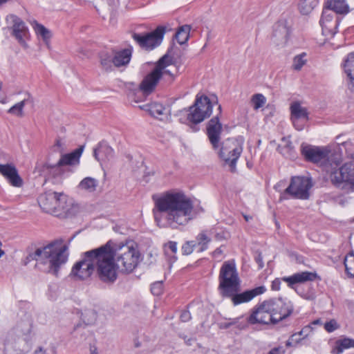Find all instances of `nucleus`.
Masks as SVG:
<instances>
[{"mask_svg": "<svg viewBox=\"0 0 354 354\" xmlns=\"http://www.w3.org/2000/svg\"><path fill=\"white\" fill-rule=\"evenodd\" d=\"M152 200L154 203L152 212L158 225L161 226L165 219L168 227L176 229L190 221L194 205L184 192L170 190L159 196L153 194Z\"/></svg>", "mask_w": 354, "mask_h": 354, "instance_id": "obj_1", "label": "nucleus"}, {"mask_svg": "<svg viewBox=\"0 0 354 354\" xmlns=\"http://www.w3.org/2000/svg\"><path fill=\"white\" fill-rule=\"evenodd\" d=\"M66 249V245H61V242L52 241L46 246L37 248L34 252L28 254L24 259V265H27L32 261H36L37 263L35 267L37 268L39 264L44 265L48 263V270L45 272L57 277L61 266L68 260Z\"/></svg>", "mask_w": 354, "mask_h": 354, "instance_id": "obj_2", "label": "nucleus"}, {"mask_svg": "<svg viewBox=\"0 0 354 354\" xmlns=\"http://www.w3.org/2000/svg\"><path fill=\"white\" fill-rule=\"evenodd\" d=\"M113 241L109 240L104 245L95 248V272L97 279L107 285L113 284L118 279V264L111 251Z\"/></svg>", "mask_w": 354, "mask_h": 354, "instance_id": "obj_3", "label": "nucleus"}, {"mask_svg": "<svg viewBox=\"0 0 354 354\" xmlns=\"http://www.w3.org/2000/svg\"><path fill=\"white\" fill-rule=\"evenodd\" d=\"M214 98L211 100L205 95L198 94L192 106L178 111L180 121L187 124L194 131H198L197 124L210 117L214 104H218L217 97L214 96Z\"/></svg>", "mask_w": 354, "mask_h": 354, "instance_id": "obj_4", "label": "nucleus"}, {"mask_svg": "<svg viewBox=\"0 0 354 354\" xmlns=\"http://www.w3.org/2000/svg\"><path fill=\"white\" fill-rule=\"evenodd\" d=\"M111 251L115 254L114 259L122 272L131 273L137 267L139 262L140 252L133 246L123 245L119 248L111 244Z\"/></svg>", "mask_w": 354, "mask_h": 354, "instance_id": "obj_5", "label": "nucleus"}, {"mask_svg": "<svg viewBox=\"0 0 354 354\" xmlns=\"http://www.w3.org/2000/svg\"><path fill=\"white\" fill-rule=\"evenodd\" d=\"M218 281V290L220 294L234 289L241 283L234 261H227L223 263L219 272Z\"/></svg>", "mask_w": 354, "mask_h": 354, "instance_id": "obj_6", "label": "nucleus"}, {"mask_svg": "<svg viewBox=\"0 0 354 354\" xmlns=\"http://www.w3.org/2000/svg\"><path fill=\"white\" fill-rule=\"evenodd\" d=\"M243 152V145L233 138L224 141L220 148L218 155L225 165H229L230 171H236V162Z\"/></svg>", "mask_w": 354, "mask_h": 354, "instance_id": "obj_7", "label": "nucleus"}, {"mask_svg": "<svg viewBox=\"0 0 354 354\" xmlns=\"http://www.w3.org/2000/svg\"><path fill=\"white\" fill-rule=\"evenodd\" d=\"M332 184L345 189L348 185H354V159L345 162L338 168L332 169L329 175Z\"/></svg>", "mask_w": 354, "mask_h": 354, "instance_id": "obj_8", "label": "nucleus"}, {"mask_svg": "<svg viewBox=\"0 0 354 354\" xmlns=\"http://www.w3.org/2000/svg\"><path fill=\"white\" fill-rule=\"evenodd\" d=\"M95 248L83 252L82 259L72 268L71 275L80 279H88L95 272Z\"/></svg>", "mask_w": 354, "mask_h": 354, "instance_id": "obj_9", "label": "nucleus"}, {"mask_svg": "<svg viewBox=\"0 0 354 354\" xmlns=\"http://www.w3.org/2000/svg\"><path fill=\"white\" fill-rule=\"evenodd\" d=\"M165 58L166 57H160L151 71L145 76L136 90L135 95L141 93L146 97L155 91L156 86L162 78L161 70L164 68L163 62Z\"/></svg>", "mask_w": 354, "mask_h": 354, "instance_id": "obj_10", "label": "nucleus"}, {"mask_svg": "<svg viewBox=\"0 0 354 354\" xmlns=\"http://www.w3.org/2000/svg\"><path fill=\"white\" fill-rule=\"evenodd\" d=\"M311 187L312 184L309 178L294 176L291 178L290 185L284 189L282 195L287 194L295 199L307 200L310 196L309 190Z\"/></svg>", "mask_w": 354, "mask_h": 354, "instance_id": "obj_11", "label": "nucleus"}, {"mask_svg": "<svg viewBox=\"0 0 354 354\" xmlns=\"http://www.w3.org/2000/svg\"><path fill=\"white\" fill-rule=\"evenodd\" d=\"M266 301L274 317V324L289 317L293 313V304L287 298L275 297L267 299Z\"/></svg>", "mask_w": 354, "mask_h": 354, "instance_id": "obj_12", "label": "nucleus"}, {"mask_svg": "<svg viewBox=\"0 0 354 354\" xmlns=\"http://www.w3.org/2000/svg\"><path fill=\"white\" fill-rule=\"evenodd\" d=\"M241 288V283L234 289L229 290L228 292H223L221 296L223 298H230L234 306L239 305L251 301L254 297L264 293L266 288L264 286H260L251 290H247L243 292H239Z\"/></svg>", "mask_w": 354, "mask_h": 354, "instance_id": "obj_13", "label": "nucleus"}, {"mask_svg": "<svg viewBox=\"0 0 354 354\" xmlns=\"http://www.w3.org/2000/svg\"><path fill=\"white\" fill-rule=\"evenodd\" d=\"M166 30V26H159L154 30L143 35L134 32L132 37L142 48L152 50L160 44Z\"/></svg>", "mask_w": 354, "mask_h": 354, "instance_id": "obj_14", "label": "nucleus"}, {"mask_svg": "<svg viewBox=\"0 0 354 354\" xmlns=\"http://www.w3.org/2000/svg\"><path fill=\"white\" fill-rule=\"evenodd\" d=\"M319 279V277L316 272H301L294 274L290 277H284L281 279L276 278L272 281L271 284V289L274 291L280 290L281 281L288 283L289 287L292 288L296 283H301L306 281H313L316 279Z\"/></svg>", "mask_w": 354, "mask_h": 354, "instance_id": "obj_15", "label": "nucleus"}, {"mask_svg": "<svg viewBox=\"0 0 354 354\" xmlns=\"http://www.w3.org/2000/svg\"><path fill=\"white\" fill-rule=\"evenodd\" d=\"M218 113L210 119L206 126L207 136L214 150L218 149L221 146V134L223 131V126L220 122V117L222 113L221 104H218Z\"/></svg>", "mask_w": 354, "mask_h": 354, "instance_id": "obj_16", "label": "nucleus"}, {"mask_svg": "<svg viewBox=\"0 0 354 354\" xmlns=\"http://www.w3.org/2000/svg\"><path fill=\"white\" fill-rule=\"evenodd\" d=\"M267 304L268 302L265 300L256 305L251 315L247 318V324H274V317Z\"/></svg>", "mask_w": 354, "mask_h": 354, "instance_id": "obj_17", "label": "nucleus"}, {"mask_svg": "<svg viewBox=\"0 0 354 354\" xmlns=\"http://www.w3.org/2000/svg\"><path fill=\"white\" fill-rule=\"evenodd\" d=\"M290 26L286 19H280L273 26L272 42L278 46H283L288 41L290 34Z\"/></svg>", "mask_w": 354, "mask_h": 354, "instance_id": "obj_18", "label": "nucleus"}, {"mask_svg": "<svg viewBox=\"0 0 354 354\" xmlns=\"http://www.w3.org/2000/svg\"><path fill=\"white\" fill-rule=\"evenodd\" d=\"M319 24L324 35L334 36L337 32L339 20L334 12L324 8Z\"/></svg>", "mask_w": 354, "mask_h": 354, "instance_id": "obj_19", "label": "nucleus"}, {"mask_svg": "<svg viewBox=\"0 0 354 354\" xmlns=\"http://www.w3.org/2000/svg\"><path fill=\"white\" fill-rule=\"evenodd\" d=\"M8 18L12 19L13 23L12 35L16 38L21 45L26 46L27 44L24 38L26 37L29 33L28 27L19 17L15 15H10L7 17L6 19L8 20Z\"/></svg>", "mask_w": 354, "mask_h": 354, "instance_id": "obj_20", "label": "nucleus"}, {"mask_svg": "<svg viewBox=\"0 0 354 354\" xmlns=\"http://www.w3.org/2000/svg\"><path fill=\"white\" fill-rule=\"evenodd\" d=\"M301 155L308 162L318 163L327 158L328 151L311 145H301Z\"/></svg>", "mask_w": 354, "mask_h": 354, "instance_id": "obj_21", "label": "nucleus"}, {"mask_svg": "<svg viewBox=\"0 0 354 354\" xmlns=\"http://www.w3.org/2000/svg\"><path fill=\"white\" fill-rule=\"evenodd\" d=\"M59 196V192H48L41 194L38 198V203L41 209L46 213L54 214L56 210V197Z\"/></svg>", "mask_w": 354, "mask_h": 354, "instance_id": "obj_22", "label": "nucleus"}, {"mask_svg": "<svg viewBox=\"0 0 354 354\" xmlns=\"http://www.w3.org/2000/svg\"><path fill=\"white\" fill-rule=\"evenodd\" d=\"M176 48L174 43L168 48L166 54H165L162 57H165L163 62V69L161 70L162 73V78L166 82L167 84H171L175 80L176 75L169 69H167V67L170 66L174 62V50Z\"/></svg>", "mask_w": 354, "mask_h": 354, "instance_id": "obj_23", "label": "nucleus"}, {"mask_svg": "<svg viewBox=\"0 0 354 354\" xmlns=\"http://www.w3.org/2000/svg\"><path fill=\"white\" fill-rule=\"evenodd\" d=\"M0 174L14 187H19L23 184V180L19 175L17 169L13 165L0 164Z\"/></svg>", "mask_w": 354, "mask_h": 354, "instance_id": "obj_24", "label": "nucleus"}, {"mask_svg": "<svg viewBox=\"0 0 354 354\" xmlns=\"http://www.w3.org/2000/svg\"><path fill=\"white\" fill-rule=\"evenodd\" d=\"M348 88L354 91V51L348 53L342 64Z\"/></svg>", "mask_w": 354, "mask_h": 354, "instance_id": "obj_25", "label": "nucleus"}, {"mask_svg": "<svg viewBox=\"0 0 354 354\" xmlns=\"http://www.w3.org/2000/svg\"><path fill=\"white\" fill-rule=\"evenodd\" d=\"M57 204L55 210V216H71L74 214L73 207L71 203H68L67 196L63 193H59V196L56 197Z\"/></svg>", "mask_w": 354, "mask_h": 354, "instance_id": "obj_26", "label": "nucleus"}, {"mask_svg": "<svg viewBox=\"0 0 354 354\" xmlns=\"http://www.w3.org/2000/svg\"><path fill=\"white\" fill-rule=\"evenodd\" d=\"M291 119L294 127L298 131L304 129V124L297 125V122L300 119L305 121L308 120V113L306 108L302 107L299 102H294L290 106Z\"/></svg>", "mask_w": 354, "mask_h": 354, "instance_id": "obj_27", "label": "nucleus"}, {"mask_svg": "<svg viewBox=\"0 0 354 354\" xmlns=\"http://www.w3.org/2000/svg\"><path fill=\"white\" fill-rule=\"evenodd\" d=\"M131 47L118 51H114L113 55L114 66L120 67L127 65L131 60Z\"/></svg>", "mask_w": 354, "mask_h": 354, "instance_id": "obj_28", "label": "nucleus"}, {"mask_svg": "<svg viewBox=\"0 0 354 354\" xmlns=\"http://www.w3.org/2000/svg\"><path fill=\"white\" fill-rule=\"evenodd\" d=\"M324 8L332 10L336 15L347 14L349 12V7L345 0H327Z\"/></svg>", "mask_w": 354, "mask_h": 354, "instance_id": "obj_29", "label": "nucleus"}, {"mask_svg": "<svg viewBox=\"0 0 354 354\" xmlns=\"http://www.w3.org/2000/svg\"><path fill=\"white\" fill-rule=\"evenodd\" d=\"M113 149L105 142H100L93 151V156L98 161L108 160L113 157Z\"/></svg>", "mask_w": 354, "mask_h": 354, "instance_id": "obj_30", "label": "nucleus"}, {"mask_svg": "<svg viewBox=\"0 0 354 354\" xmlns=\"http://www.w3.org/2000/svg\"><path fill=\"white\" fill-rule=\"evenodd\" d=\"M84 149V146H81L73 151L62 155L59 160V165H73L79 162L80 157L81 156Z\"/></svg>", "mask_w": 354, "mask_h": 354, "instance_id": "obj_31", "label": "nucleus"}, {"mask_svg": "<svg viewBox=\"0 0 354 354\" xmlns=\"http://www.w3.org/2000/svg\"><path fill=\"white\" fill-rule=\"evenodd\" d=\"M350 348H354V339L343 337L335 342L331 353L333 354H340L344 349Z\"/></svg>", "mask_w": 354, "mask_h": 354, "instance_id": "obj_32", "label": "nucleus"}, {"mask_svg": "<svg viewBox=\"0 0 354 354\" xmlns=\"http://www.w3.org/2000/svg\"><path fill=\"white\" fill-rule=\"evenodd\" d=\"M243 317L236 318H225V322H220L218 323V326L220 329H227L232 326H236L239 330L245 329L247 327V322H241L240 320Z\"/></svg>", "mask_w": 354, "mask_h": 354, "instance_id": "obj_33", "label": "nucleus"}, {"mask_svg": "<svg viewBox=\"0 0 354 354\" xmlns=\"http://www.w3.org/2000/svg\"><path fill=\"white\" fill-rule=\"evenodd\" d=\"M31 24L36 34L41 36L43 41L48 44L52 37L50 31L44 25L39 24L36 20H34Z\"/></svg>", "mask_w": 354, "mask_h": 354, "instance_id": "obj_34", "label": "nucleus"}, {"mask_svg": "<svg viewBox=\"0 0 354 354\" xmlns=\"http://www.w3.org/2000/svg\"><path fill=\"white\" fill-rule=\"evenodd\" d=\"M190 30L191 26L189 25H183L176 32L174 37L177 40L179 44L183 45L188 41Z\"/></svg>", "mask_w": 354, "mask_h": 354, "instance_id": "obj_35", "label": "nucleus"}, {"mask_svg": "<svg viewBox=\"0 0 354 354\" xmlns=\"http://www.w3.org/2000/svg\"><path fill=\"white\" fill-rule=\"evenodd\" d=\"M100 66L105 71H111L113 70V55L108 52H101L99 54Z\"/></svg>", "mask_w": 354, "mask_h": 354, "instance_id": "obj_36", "label": "nucleus"}, {"mask_svg": "<svg viewBox=\"0 0 354 354\" xmlns=\"http://www.w3.org/2000/svg\"><path fill=\"white\" fill-rule=\"evenodd\" d=\"M97 186L98 181L95 178L86 177L80 181L78 187L88 192H94Z\"/></svg>", "mask_w": 354, "mask_h": 354, "instance_id": "obj_37", "label": "nucleus"}, {"mask_svg": "<svg viewBox=\"0 0 354 354\" xmlns=\"http://www.w3.org/2000/svg\"><path fill=\"white\" fill-rule=\"evenodd\" d=\"M319 0H301L299 3V10L302 15L310 14L317 6Z\"/></svg>", "mask_w": 354, "mask_h": 354, "instance_id": "obj_38", "label": "nucleus"}, {"mask_svg": "<svg viewBox=\"0 0 354 354\" xmlns=\"http://www.w3.org/2000/svg\"><path fill=\"white\" fill-rule=\"evenodd\" d=\"M164 252L169 259L171 263H174L177 260L176 254L177 252V243L170 241L164 245Z\"/></svg>", "mask_w": 354, "mask_h": 354, "instance_id": "obj_39", "label": "nucleus"}, {"mask_svg": "<svg viewBox=\"0 0 354 354\" xmlns=\"http://www.w3.org/2000/svg\"><path fill=\"white\" fill-rule=\"evenodd\" d=\"M196 245H199V252H203L208 248V243L211 241V239L206 234L205 231L200 232L196 236Z\"/></svg>", "mask_w": 354, "mask_h": 354, "instance_id": "obj_40", "label": "nucleus"}, {"mask_svg": "<svg viewBox=\"0 0 354 354\" xmlns=\"http://www.w3.org/2000/svg\"><path fill=\"white\" fill-rule=\"evenodd\" d=\"M63 166L64 165L59 164V161L55 165L50 164L47 162L44 165L43 168L47 169L53 177H57L63 174Z\"/></svg>", "mask_w": 354, "mask_h": 354, "instance_id": "obj_41", "label": "nucleus"}, {"mask_svg": "<svg viewBox=\"0 0 354 354\" xmlns=\"http://www.w3.org/2000/svg\"><path fill=\"white\" fill-rule=\"evenodd\" d=\"M97 313L93 309L86 310L82 313V319L86 326L94 324L97 320Z\"/></svg>", "mask_w": 354, "mask_h": 354, "instance_id": "obj_42", "label": "nucleus"}, {"mask_svg": "<svg viewBox=\"0 0 354 354\" xmlns=\"http://www.w3.org/2000/svg\"><path fill=\"white\" fill-rule=\"evenodd\" d=\"M253 107L255 110L261 108L266 102V99L263 95L261 93L255 94L252 97Z\"/></svg>", "mask_w": 354, "mask_h": 354, "instance_id": "obj_43", "label": "nucleus"}, {"mask_svg": "<svg viewBox=\"0 0 354 354\" xmlns=\"http://www.w3.org/2000/svg\"><path fill=\"white\" fill-rule=\"evenodd\" d=\"M306 53H303L297 55L293 59L292 68L296 71H299L303 66L306 63V59H304Z\"/></svg>", "mask_w": 354, "mask_h": 354, "instance_id": "obj_44", "label": "nucleus"}, {"mask_svg": "<svg viewBox=\"0 0 354 354\" xmlns=\"http://www.w3.org/2000/svg\"><path fill=\"white\" fill-rule=\"evenodd\" d=\"M196 246L195 241H187L182 246V253L183 255H189L194 251V248Z\"/></svg>", "mask_w": 354, "mask_h": 354, "instance_id": "obj_45", "label": "nucleus"}, {"mask_svg": "<svg viewBox=\"0 0 354 354\" xmlns=\"http://www.w3.org/2000/svg\"><path fill=\"white\" fill-rule=\"evenodd\" d=\"M25 105V100H22L14 106H12L9 110L8 113L15 114L19 116H21L23 113V109Z\"/></svg>", "mask_w": 354, "mask_h": 354, "instance_id": "obj_46", "label": "nucleus"}, {"mask_svg": "<svg viewBox=\"0 0 354 354\" xmlns=\"http://www.w3.org/2000/svg\"><path fill=\"white\" fill-rule=\"evenodd\" d=\"M350 261L351 259H348V256L344 257V265L345 267V272L348 277L354 278V272H353L354 266L350 263Z\"/></svg>", "mask_w": 354, "mask_h": 354, "instance_id": "obj_47", "label": "nucleus"}, {"mask_svg": "<svg viewBox=\"0 0 354 354\" xmlns=\"http://www.w3.org/2000/svg\"><path fill=\"white\" fill-rule=\"evenodd\" d=\"M163 284L162 281H156L151 284V292L153 295L159 296L162 294Z\"/></svg>", "mask_w": 354, "mask_h": 354, "instance_id": "obj_48", "label": "nucleus"}, {"mask_svg": "<svg viewBox=\"0 0 354 354\" xmlns=\"http://www.w3.org/2000/svg\"><path fill=\"white\" fill-rule=\"evenodd\" d=\"M165 108L162 106V105L159 104H154L151 109L150 112L151 114L153 115H161L164 113Z\"/></svg>", "mask_w": 354, "mask_h": 354, "instance_id": "obj_49", "label": "nucleus"}, {"mask_svg": "<svg viewBox=\"0 0 354 354\" xmlns=\"http://www.w3.org/2000/svg\"><path fill=\"white\" fill-rule=\"evenodd\" d=\"M337 328H338L337 324L336 321L334 319L327 322L324 324V328L328 333L333 332Z\"/></svg>", "mask_w": 354, "mask_h": 354, "instance_id": "obj_50", "label": "nucleus"}, {"mask_svg": "<svg viewBox=\"0 0 354 354\" xmlns=\"http://www.w3.org/2000/svg\"><path fill=\"white\" fill-rule=\"evenodd\" d=\"M312 330L313 328L310 326H306L298 333L293 334L291 337L299 335L303 337L302 339H304L308 336L309 333L312 332Z\"/></svg>", "mask_w": 354, "mask_h": 354, "instance_id": "obj_51", "label": "nucleus"}, {"mask_svg": "<svg viewBox=\"0 0 354 354\" xmlns=\"http://www.w3.org/2000/svg\"><path fill=\"white\" fill-rule=\"evenodd\" d=\"M180 319L183 322H189L192 319L191 313L187 310H183Z\"/></svg>", "mask_w": 354, "mask_h": 354, "instance_id": "obj_52", "label": "nucleus"}, {"mask_svg": "<svg viewBox=\"0 0 354 354\" xmlns=\"http://www.w3.org/2000/svg\"><path fill=\"white\" fill-rule=\"evenodd\" d=\"M254 260H255L256 263L258 264L259 269H261L263 268L264 263L263 261V257H262V254L261 252L257 253V254L254 257Z\"/></svg>", "mask_w": 354, "mask_h": 354, "instance_id": "obj_53", "label": "nucleus"}, {"mask_svg": "<svg viewBox=\"0 0 354 354\" xmlns=\"http://www.w3.org/2000/svg\"><path fill=\"white\" fill-rule=\"evenodd\" d=\"M285 350L282 346H277L274 347L272 349H271L268 354H284Z\"/></svg>", "mask_w": 354, "mask_h": 354, "instance_id": "obj_54", "label": "nucleus"}, {"mask_svg": "<svg viewBox=\"0 0 354 354\" xmlns=\"http://www.w3.org/2000/svg\"><path fill=\"white\" fill-rule=\"evenodd\" d=\"M33 354H46V350L42 346H39L33 353Z\"/></svg>", "mask_w": 354, "mask_h": 354, "instance_id": "obj_55", "label": "nucleus"}, {"mask_svg": "<svg viewBox=\"0 0 354 354\" xmlns=\"http://www.w3.org/2000/svg\"><path fill=\"white\" fill-rule=\"evenodd\" d=\"M222 253L223 250L221 249V248H218L212 252V256L216 257L218 255H221Z\"/></svg>", "mask_w": 354, "mask_h": 354, "instance_id": "obj_56", "label": "nucleus"}, {"mask_svg": "<svg viewBox=\"0 0 354 354\" xmlns=\"http://www.w3.org/2000/svg\"><path fill=\"white\" fill-rule=\"evenodd\" d=\"M183 339H184L185 342L186 343V344L188 345V346H191L192 343V342L194 340L192 338H191V337L188 338L187 336H185L183 337Z\"/></svg>", "mask_w": 354, "mask_h": 354, "instance_id": "obj_57", "label": "nucleus"}, {"mask_svg": "<svg viewBox=\"0 0 354 354\" xmlns=\"http://www.w3.org/2000/svg\"><path fill=\"white\" fill-rule=\"evenodd\" d=\"M215 239L217 240H223L225 239L223 233H216L215 235Z\"/></svg>", "mask_w": 354, "mask_h": 354, "instance_id": "obj_58", "label": "nucleus"}, {"mask_svg": "<svg viewBox=\"0 0 354 354\" xmlns=\"http://www.w3.org/2000/svg\"><path fill=\"white\" fill-rule=\"evenodd\" d=\"M90 350L91 354H98L97 351V348L95 346H91Z\"/></svg>", "mask_w": 354, "mask_h": 354, "instance_id": "obj_59", "label": "nucleus"}, {"mask_svg": "<svg viewBox=\"0 0 354 354\" xmlns=\"http://www.w3.org/2000/svg\"><path fill=\"white\" fill-rule=\"evenodd\" d=\"M61 146H62V142H61L60 139H57L55 140V147H61Z\"/></svg>", "mask_w": 354, "mask_h": 354, "instance_id": "obj_60", "label": "nucleus"}, {"mask_svg": "<svg viewBox=\"0 0 354 354\" xmlns=\"http://www.w3.org/2000/svg\"><path fill=\"white\" fill-rule=\"evenodd\" d=\"M346 256L348 257V259H354V252L351 251Z\"/></svg>", "mask_w": 354, "mask_h": 354, "instance_id": "obj_61", "label": "nucleus"}, {"mask_svg": "<svg viewBox=\"0 0 354 354\" xmlns=\"http://www.w3.org/2000/svg\"><path fill=\"white\" fill-rule=\"evenodd\" d=\"M82 326V324L81 323H79L77 325H75L74 326V331H77V330H79V328H81Z\"/></svg>", "mask_w": 354, "mask_h": 354, "instance_id": "obj_62", "label": "nucleus"}, {"mask_svg": "<svg viewBox=\"0 0 354 354\" xmlns=\"http://www.w3.org/2000/svg\"><path fill=\"white\" fill-rule=\"evenodd\" d=\"M286 346L287 347H290L292 346V342L290 341V340H288L286 342Z\"/></svg>", "mask_w": 354, "mask_h": 354, "instance_id": "obj_63", "label": "nucleus"}, {"mask_svg": "<svg viewBox=\"0 0 354 354\" xmlns=\"http://www.w3.org/2000/svg\"><path fill=\"white\" fill-rule=\"evenodd\" d=\"M244 218L246 221H248L250 219H252V217L248 215H244Z\"/></svg>", "mask_w": 354, "mask_h": 354, "instance_id": "obj_64", "label": "nucleus"}]
</instances>
